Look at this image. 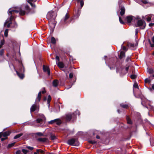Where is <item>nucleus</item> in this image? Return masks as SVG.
Segmentation results:
<instances>
[{
    "label": "nucleus",
    "instance_id": "nucleus-21",
    "mask_svg": "<svg viewBox=\"0 0 154 154\" xmlns=\"http://www.w3.org/2000/svg\"><path fill=\"white\" fill-rule=\"evenodd\" d=\"M57 64L58 67L60 68H64V65L63 63L62 62H59L57 63Z\"/></svg>",
    "mask_w": 154,
    "mask_h": 154
},
{
    "label": "nucleus",
    "instance_id": "nucleus-47",
    "mask_svg": "<svg viewBox=\"0 0 154 154\" xmlns=\"http://www.w3.org/2000/svg\"><path fill=\"white\" fill-rule=\"evenodd\" d=\"M14 14H12L9 15H10V17H9L10 19H11V20H13V19L14 18Z\"/></svg>",
    "mask_w": 154,
    "mask_h": 154
},
{
    "label": "nucleus",
    "instance_id": "nucleus-44",
    "mask_svg": "<svg viewBox=\"0 0 154 154\" xmlns=\"http://www.w3.org/2000/svg\"><path fill=\"white\" fill-rule=\"evenodd\" d=\"M35 134L39 136H44L43 134L41 132L36 133Z\"/></svg>",
    "mask_w": 154,
    "mask_h": 154
},
{
    "label": "nucleus",
    "instance_id": "nucleus-61",
    "mask_svg": "<svg viewBox=\"0 0 154 154\" xmlns=\"http://www.w3.org/2000/svg\"><path fill=\"white\" fill-rule=\"evenodd\" d=\"M21 153V151L20 150H17L16 152V154H20Z\"/></svg>",
    "mask_w": 154,
    "mask_h": 154
},
{
    "label": "nucleus",
    "instance_id": "nucleus-13",
    "mask_svg": "<svg viewBox=\"0 0 154 154\" xmlns=\"http://www.w3.org/2000/svg\"><path fill=\"white\" fill-rule=\"evenodd\" d=\"M125 52L123 51H121L119 55V58L120 60H122L125 58Z\"/></svg>",
    "mask_w": 154,
    "mask_h": 154
},
{
    "label": "nucleus",
    "instance_id": "nucleus-40",
    "mask_svg": "<svg viewBox=\"0 0 154 154\" xmlns=\"http://www.w3.org/2000/svg\"><path fill=\"white\" fill-rule=\"evenodd\" d=\"M119 19L120 22L121 24H124L125 23L122 20L121 17H119Z\"/></svg>",
    "mask_w": 154,
    "mask_h": 154
},
{
    "label": "nucleus",
    "instance_id": "nucleus-3",
    "mask_svg": "<svg viewBox=\"0 0 154 154\" xmlns=\"http://www.w3.org/2000/svg\"><path fill=\"white\" fill-rule=\"evenodd\" d=\"M146 26V24L145 21L141 19L138 20L137 24H135L136 27H139L141 29H144Z\"/></svg>",
    "mask_w": 154,
    "mask_h": 154
},
{
    "label": "nucleus",
    "instance_id": "nucleus-32",
    "mask_svg": "<svg viewBox=\"0 0 154 154\" xmlns=\"http://www.w3.org/2000/svg\"><path fill=\"white\" fill-rule=\"evenodd\" d=\"M15 143L14 142L13 143H11L9 144L8 145L7 148L8 149H10L12 147H13L15 144Z\"/></svg>",
    "mask_w": 154,
    "mask_h": 154
},
{
    "label": "nucleus",
    "instance_id": "nucleus-18",
    "mask_svg": "<svg viewBox=\"0 0 154 154\" xmlns=\"http://www.w3.org/2000/svg\"><path fill=\"white\" fill-rule=\"evenodd\" d=\"M41 96L42 95L41 94V91H39L37 97L35 100L37 102H39L40 101L41 98Z\"/></svg>",
    "mask_w": 154,
    "mask_h": 154
},
{
    "label": "nucleus",
    "instance_id": "nucleus-58",
    "mask_svg": "<svg viewBox=\"0 0 154 154\" xmlns=\"http://www.w3.org/2000/svg\"><path fill=\"white\" fill-rule=\"evenodd\" d=\"M151 20V17H148L146 18V20L148 22H150Z\"/></svg>",
    "mask_w": 154,
    "mask_h": 154
},
{
    "label": "nucleus",
    "instance_id": "nucleus-24",
    "mask_svg": "<svg viewBox=\"0 0 154 154\" xmlns=\"http://www.w3.org/2000/svg\"><path fill=\"white\" fill-rule=\"evenodd\" d=\"M16 72L17 75L21 79H22L24 77V75L23 74L20 73L17 71H16Z\"/></svg>",
    "mask_w": 154,
    "mask_h": 154
},
{
    "label": "nucleus",
    "instance_id": "nucleus-16",
    "mask_svg": "<svg viewBox=\"0 0 154 154\" xmlns=\"http://www.w3.org/2000/svg\"><path fill=\"white\" fill-rule=\"evenodd\" d=\"M37 108V106L36 104H33L30 108V112H34L36 110Z\"/></svg>",
    "mask_w": 154,
    "mask_h": 154
},
{
    "label": "nucleus",
    "instance_id": "nucleus-43",
    "mask_svg": "<svg viewBox=\"0 0 154 154\" xmlns=\"http://www.w3.org/2000/svg\"><path fill=\"white\" fill-rule=\"evenodd\" d=\"M88 142L89 143L92 144H94L96 143V142L94 140H89Z\"/></svg>",
    "mask_w": 154,
    "mask_h": 154
},
{
    "label": "nucleus",
    "instance_id": "nucleus-63",
    "mask_svg": "<svg viewBox=\"0 0 154 154\" xmlns=\"http://www.w3.org/2000/svg\"><path fill=\"white\" fill-rule=\"evenodd\" d=\"M40 149H36V152L38 154H39L40 152Z\"/></svg>",
    "mask_w": 154,
    "mask_h": 154
},
{
    "label": "nucleus",
    "instance_id": "nucleus-54",
    "mask_svg": "<svg viewBox=\"0 0 154 154\" xmlns=\"http://www.w3.org/2000/svg\"><path fill=\"white\" fill-rule=\"evenodd\" d=\"M153 70L151 69H149V72L150 74H152L153 72Z\"/></svg>",
    "mask_w": 154,
    "mask_h": 154
},
{
    "label": "nucleus",
    "instance_id": "nucleus-55",
    "mask_svg": "<svg viewBox=\"0 0 154 154\" xmlns=\"http://www.w3.org/2000/svg\"><path fill=\"white\" fill-rule=\"evenodd\" d=\"M73 73H70V74H69V78H70V79L72 78V77H73Z\"/></svg>",
    "mask_w": 154,
    "mask_h": 154
},
{
    "label": "nucleus",
    "instance_id": "nucleus-59",
    "mask_svg": "<svg viewBox=\"0 0 154 154\" xmlns=\"http://www.w3.org/2000/svg\"><path fill=\"white\" fill-rule=\"evenodd\" d=\"M8 138V137H5L4 138H2L1 139V141H4V140L7 139Z\"/></svg>",
    "mask_w": 154,
    "mask_h": 154
},
{
    "label": "nucleus",
    "instance_id": "nucleus-64",
    "mask_svg": "<svg viewBox=\"0 0 154 154\" xmlns=\"http://www.w3.org/2000/svg\"><path fill=\"white\" fill-rule=\"evenodd\" d=\"M148 42H149L150 45V46L151 47V45H152V43L150 40L149 39L148 40Z\"/></svg>",
    "mask_w": 154,
    "mask_h": 154
},
{
    "label": "nucleus",
    "instance_id": "nucleus-20",
    "mask_svg": "<svg viewBox=\"0 0 154 154\" xmlns=\"http://www.w3.org/2000/svg\"><path fill=\"white\" fill-rule=\"evenodd\" d=\"M11 132L10 131H6L2 132V136L4 137H7L8 136L10 135Z\"/></svg>",
    "mask_w": 154,
    "mask_h": 154
},
{
    "label": "nucleus",
    "instance_id": "nucleus-38",
    "mask_svg": "<svg viewBox=\"0 0 154 154\" xmlns=\"http://www.w3.org/2000/svg\"><path fill=\"white\" fill-rule=\"evenodd\" d=\"M2 36L3 37V39L0 42V45L2 46H3L5 44V40L4 38V37L3 35H2Z\"/></svg>",
    "mask_w": 154,
    "mask_h": 154
},
{
    "label": "nucleus",
    "instance_id": "nucleus-23",
    "mask_svg": "<svg viewBox=\"0 0 154 154\" xmlns=\"http://www.w3.org/2000/svg\"><path fill=\"white\" fill-rule=\"evenodd\" d=\"M120 106L121 107L124 109H128L129 108L128 105L127 104L122 103L120 104Z\"/></svg>",
    "mask_w": 154,
    "mask_h": 154
},
{
    "label": "nucleus",
    "instance_id": "nucleus-56",
    "mask_svg": "<svg viewBox=\"0 0 154 154\" xmlns=\"http://www.w3.org/2000/svg\"><path fill=\"white\" fill-rule=\"evenodd\" d=\"M142 2L144 4H146L148 3L147 0H143Z\"/></svg>",
    "mask_w": 154,
    "mask_h": 154
},
{
    "label": "nucleus",
    "instance_id": "nucleus-51",
    "mask_svg": "<svg viewBox=\"0 0 154 154\" xmlns=\"http://www.w3.org/2000/svg\"><path fill=\"white\" fill-rule=\"evenodd\" d=\"M42 121V119H38L36 120V121L38 123H39Z\"/></svg>",
    "mask_w": 154,
    "mask_h": 154
},
{
    "label": "nucleus",
    "instance_id": "nucleus-25",
    "mask_svg": "<svg viewBox=\"0 0 154 154\" xmlns=\"http://www.w3.org/2000/svg\"><path fill=\"white\" fill-rule=\"evenodd\" d=\"M121 49L125 52L128 51V48L126 47L125 46L123 45V44H122L121 46Z\"/></svg>",
    "mask_w": 154,
    "mask_h": 154
},
{
    "label": "nucleus",
    "instance_id": "nucleus-45",
    "mask_svg": "<svg viewBox=\"0 0 154 154\" xmlns=\"http://www.w3.org/2000/svg\"><path fill=\"white\" fill-rule=\"evenodd\" d=\"M151 40L153 43L151 45V47H154V35L152 37Z\"/></svg>",
    "mask_w": 154,
    "mask_h": 154
},
{
    "label": "nucleus",
    "instance_id": "nucleus-39",
    "mask_svg": "<svg viewBox=\"0 0 154 154\" xmlns=\"http://www.w3.org/2000/svg\"><path fill=\"white\" fill-rule=\"evenodd\" d=\"M126 66L127 67L125 68V72L124 73V74H125L128 72V71L129 69V66H128L127 65H126Z\"/></svg>",
    "mask_w": 154,
    "mask_h": 154
},
{
    "label": "nucleus",
    "instance_id": "nucleus-9",
    "mask_svg": "<svg viewBox=\"0 0 154 154\" xmlns=\"http://www.w3.org/2000/svg\"><path fill=\"white\" fill-rule=\"evenodd\" d=\"M119 8L120 11V14L121 16H123L125 13V8L124 6L122 5H119Z\"/></svg>",
    "mask_w": 154,
    "mask_h": 154
},
{
    "label": "nucleus",
    "instance_id": "nucleus-5",
    "mask_svg": "<svg viewBox=\"0 0 154 154\" xmlns=\"http://www.w3.org/2000/svg\"><path fill=\"white\" fill-rule=\"evenodd\" d=\"M76 117V115L74 113H69L66 115L65 119L66 121L68 122L70 121L71 119Z\"/></svg>",
    "mask_w": 154,
    "mask_h": 154
},
{
    "label": "nucleus",
    "instance_id": "nucleus-52",
    "mask_svg": "<svg viewBox=\"0 0 154 154\" xmlns=\"http://www.w3.org/2000/svg\"><path fill=\"white\" fill-rule=\"evenodd\" d=\"M4 52V50L2 49L0 50V55L2 56L3 55Z\"/></svg>",
    "mask_w": 154,
    "mask_h": 154
},
{
    "label": "nucleus",
    "instance_id": "nucleus-31",
    "mask_svg": "<svg viewBox=\"0 0 154 154\" xmlns=\"http://www.w3.org/2000/svg\"><path fill=\"white\" fill-rule=\"evenodd\" d=\"M51 43L53 44H55L56 43V40L55 38L53 37H52L51 38Z\"/></svg>",
    "mask_w": 154,
    "mask_h": 154
},
{
    "label": "nucleus",
    "instance_id": "nucleus-29",
    "mask_svg": "<svg viewBox=\"0 0 154 154\" xmlns=\"http://www.w3.org/2000/svg\"><path fill=\"white\" fill-rule=\"evenodd\" d=\"M26 12L25 11L22 10L21 9L20 10L19 14L21 16H23L25 15Z\"/></svg>",
    "mask_w": 154,
    "mask_h": 154
},
{
    "label": "nucleus",
    "instance_id": "nucleus-50",
    "mask_svg": "<svg viewBox=\"0 0 154 154\" xmlns=\"http://www.w3.org/2000/svg\"><path fill=\"white\" fill-rule=\"evenodd\" d=\"M26 148L30 150H32L34 149L33 147H31V146H26Z\"/></svg>",
    "mask_w": 154,
    "mask_h": 154
},
{
    "label": "nucleus",
    "instance_id": "nucleus-2",
    "mask_svg": "<svg viewBox=\"0 0 154 154\" xmlns=\"http://www.w3.org/2000/svg\"><path fill=\"white\" fill-rule=\"evenodd\" d=\"M57 16V13L56 12L51 11L48 13L47 17L49 20V22L50 23L51 22V20L54 21Z\"/></svg>",
    "mask_w": 154,
    "mask_h": 154
},
{
    "label": "nucleus",
    "instance_id": "nucleus-30",
    "mask_svg": "<svg viewBox=\"0 0 154 154\" xmlns=\"http://www.w3.org/2000/svg\"><path fill=\"white\" fill-rule=\"evenodd\" d=\"M131 56H129L127 57L126 58V59L125 60V62H128V63H129L130 62H131Z\"/></svg>",
    "mask_w": 154,
    "mask_h": 154
},
{
    "label": "nucleus",
    "instance_id": "nucleus-22",
    "mask_svg": "<svg viewBox=\"0 0 154 154\" xmlns=\"http://www.w3.org/2000/svg\"><path fill=\"white\" fill-rule=\"evenodd\" d=\"M77 3H80L81 6L80 9L83 7L84 4V0H76Z\"/></svg>",
    "mask_w": 154,
    "mask_h": 154
},
{
    "label": "nucleus",
    "instance_id": "nucleus-11",
    "mask_svg": "<svg viewBox=\"0 0 154 154\" xmlns=\"http://www.w3.org/2000/svg\"><path fill=\"white\" fill-rule=\"evenodd\" d=\"M43 71L44 72H47L48 75H50V70L49 67L45 65L43 66Z\"/></svg>",
    "mask_w": 154,
    "mask_h": 154
},
{
    "label": "nucleus",
    "instance_id": "nucleus-28",
    "mask_svg": "<svg viewBox=\"0 0 154 154\" xmlns=\"http://www.w3.org/2000/svg\"><path fill=\"white\" fill-rule=\"evenodd\" d=\"M51 100V96L50 95H49L48 96V97L47 100V104L48 105V106L49 107L50 106V102Z\"/></svg>",
    "mask_w": 154,
    "mask_h": 154
},
{
    "label": "nucleus",
    "instance_id": "nucleus-41",
    "mask_svg": "<svg viewBox=\"0 0 154 154\" xmlns=\"http://www.w3.org/2000/svg\"><path fill=\"white\" fill-rule=\"evenodd\" d=\"M123 44V45L125 46L126 47L127 46V48H128L130 46L129 42H124Z\"/></svg>",
    "mask_w": 154,
    "mask_h": 154
},
{
    "label": "nucleus",
    "instance_id": "nucleus-53",
    "mask_svg": "<svg viewBox=\"0 0 154 154\" xmlns=\"http://www.w3.org/2000/svg\"><path fill=\"white\" fill-rule=\"evenodd\" d=\"M55 59H56V63H57V61H59V62L60 61V57L59 56H57L56 57Z\"/></svg>",
    "mask_w": 154,
    "mask_h": 154
},
{
    "label": "nucleus",
    "instance_id": "nucleus-26",
    "mask_svg": "<svg viewBox=\"0 0 154 154\" xmlns=\"http://www.w3.org/2000/svg\"><path fill=\"white\" fill-rule=\"evenodd\" d=\"M28 2L30 5L31 6L35 8V4H33L32 2H33L32 0H28Z\"/></svg>",
    "mask_w": 154,
    "mask_h": 154
},
{
    "label": "nucleus",
    "instance_id": "nucleus-35",
    "mask_svg": "<svg viewBox=\"0 0 154 154\" xmlns=\"http://www.w3.org/2000/svg\"><path fill=\"white\" fill-rule=\"evenodd\" d=\"M130 77L131 79H134L137 78V75L135 74H132L130 76Z\"/></svg>",
    "mask_w": 154,
    "mask_h": 154
},
{
    "label": "nucleus",
    "instance_id": "nucleus-14",
    "mask_svg": "<svg viewBox=\"0 0 154 154\" xmlns=\"http://www.w3.org/2000/svg\"><path fill=\"white\" fill-rule=\"evenodd\" d=\"M48 140V139L47 138H39L37 139V141L41 142H45Z\"/></svg>",
    "mask_w": 154,
    "mask_h": 154
},
{
    "label": "nucleus",
    "instance_id": "nucleus-46",
    "mask_svg": "<svg viewBox=\"0 0 154 154\" xmlns=\"http://www.w3.org/2000/svg\"><path fill=\"white\" fill-rule=\"evenodd\" d=\"M131 133H130L129 135H128V137L125 138V139L124 140H129L130 138H131Z\"/></svg>",
    "mask_w": 154,
    "mask_h": 154
},
{
    "label": "nucleus",
    "instance_id": "nucleus-60",
    "mask_svg": "<svg viewBox=\"0 0 154 154\" xmlns=\"http://www.w3.org/2000/svg\"><path fill=\"white\" fill-rule=\"evenodd\" d=\"M40 153L41 154H43L45 153V152L43 150L40 149L39 153Z\"/></svg>",
    "mask_w": 154,
    "mask_h": 154
},
{
    "label": "nucleus",
    "instance_id": "nucleus-8",
    "mask_svg": "<svg viewBox=\"0 0 154 154\" xmlns=\"http://www.w3.org/2000/svg\"><path fill=\"white\" fill-rule=\"evenodd\" d=\"M69 15L68 13H66L65 16L64 18L62 19L61 20V22L62 24L63 25H64L67 23V20L69 18Z\"/></svg>",
    "mask_w": 154,
    "mask_h": 154
},
{
    "label": "nucleus",
    "instance_id": "nucleus-34",
    "mask_svg": "<svg viewBox=\"0 0 154 154\" xmlns=\"http://www.w3.org/2000/svg\"><path fill=\"white\" fill-rule=\"evenodd\" d=\"M12 20L9 18H8V19L6 20L5 23L4 24V26H5L6 25L10 22H12Z\"/></svg>",
    "mask_w": 154,
    "mask_h": 154
},
{
    "label": "nucleus",
    "instance_id": "nucleus-10",
    "mask_svg": "<svg viewBox=\"0 0 154 154\" xmlns=\"http://www.w3.org/2000/svg\"><path fill=\"white\" fill-rule=\"evenodd\" d=\"M25 9L26 11V13L27 14L29 13L33 14L35 13V11L32 10L29 8V6L28 5H26L25 6Z\"/></svg>",
    "mask_w": 154,
    "mask_h": 154
},
{
    "label": "nucleus",
    "instance_id": "nucleus-15",
    "mask_svg": "<svg viewBox=\"0 0 154 154\" xmlns=\"http://www.w3.org/2000/svg\"><path fill=\"white\" fill-rule=\"evenodd\" d=\"M126 119L127 124L129 125H132L133 124V122L128 116H126Z\"/></svg>",
    "mask_w": 154,
    "mask_h": 154
},
{
    "label": "nucleus",
    "instance_id": "nucleus-19",
    "mask_svg": "<svg viewBox=\"0 0 154 154\" xmlns=\"http://www.w3.org/2000/svg\"><path fill=\"white\" fill-rule=\"evenodd\" d=\"M59 82L57 79L54 80L52 82L53 85L55 87H57L59 84Z\"/></svg>",
    "mask_w": 154,
    "mask_h": 154
},
{
    "label": "nucleus",
    "instance_id": "nucleus-4",
    "mask_svg": "<svg viewBox=\"0 0 154 154\" xmlns=\"http://www.w3.org/2000/svg\"><path fill=\"white\" fill-rule=\"evenodd\" d=\"M115 66L116 67V71L117 73L119 72L122 73L123 70L124 69V66L122 65L119 61H117L115 63Z\"/></svg>",
    "mask_w": 154,
    "mask_h": 154
},
{
    "label": "nucleus",
    "instance_id": "nucleus-12",
    "mask_svg": "<svg viewBox=\"0 0 154 154\" xmlns=\"http://www.w3.org/2000/svg\"><path fill=\"white\" fill-rule=\"evenodd\" d=\"M81 13V10L80 9L78 8L75 14H74V19L78 18L80 15Z\"/></svg>",
    "mask_w": 154,
    "mask_h": 154
},
{
    "label": "nucleus",
    "instance_id": "nucleus-36",
    "mask_svg": "<svg viewBox=\"0 0 154 154\" xmlns=\"http://www.w3.org/2000/svg\"><path fill=\"white\" fill-rule=\"evenodd\" d=\"M22 151L24 154H26L27 153L29 152V150L24 149H22Z\"/></svg>",
    "mask_w": 154,
    "mask_h": 154
},
{
    "label": "nucleus",
    "instance_id": "nucleus-37",
    "mask_svg": "<svg viewBox=\"0 0 154 154\" xmlns=\"http://www.w3.org/2000/svg\"><path fill=\"white\" fill-rule=\"evenodd\" d=\"M151 81V80L150 79H148V78L144 80L145 83H150Z\"/></svg>",
    "mask_w": 154,
    "mask_h": 154
},
{
    "label": "nucleus",
    "instance_id": "nucleus-48",
    "mask_svg": "<svg viewBox=\"0 0 154 154\" xmlns=\"http://www.w3.org/2000/svg\"><path fill=\"white\" fill-rule=\"evenodd\" d=\"M133 87L136 88H139V87L137 83H135L134 84Z\"/></svg>",
    "mask_w": 154,
    "mask_h": 154
},
{
    "label": "nucleus",
    "instance_id": "nucleus-57",
    "mask_svg": "<svg viewBox=\"0 0 154 154\" xmlns=\"http://www.w3.org/2000/svg\"><path fill=\"white\" fill-rule=\"evenodd\" d=\"M130 47L134 48V44L130 43Z\"/></svg>",
    "mask_w": 154,
    "mask_h": 154
},
{
    "label": "nucleus",
    "instance_id": "nucleus-6",
    "mask_svg": "<svg viewBox=\"0 0 154 154\" xmlns=\"http://www.w3.org/2000/svg\"><path fill=\"white\" fill-rule=\"evenodd\" d=\"M136 19V17L131 15H130L127 16L125 19V21L126 22L127 24L131 23L133 20L135 21Z\"/></svg>",
    "mask_w": 154,
    "mask_h": 154
},
{
    "label": "nucleus",
    "instance_id": "nucleus-7",
    "mask_svg": "<svg viewBox=\"0 0 154 154\" xmlns=\"http://www.w3.org/2000/svg\"><path fill=\"white\" fill-rule=\"evenodd\" d=\"M48 123L49 124H52L54 123H56L57 125H59L61 123V122L60 119H57L49 122Z\"/></svg>",
    "mask_w": 154,
    "mask_h": 154
},
{
    "label": "nucleus",
    "instance_id": "nucleus-27",
    "mask_svg": "<svg viewBox=\"0 0 154 154\" xmlns=\"http://www.w3.org/2000/svg\"><path fill=\"white\" fill-rule=\"evenodd\" d=\"M23 135V134L22 133H20L19 134H17L15 135L14 137V139H15L18 138H19Z\"/></svg>",
    "mask_w": 154,
    "mask_h": 154
},
{
    "label": "nucleus",
    "instance_id": "nucleus-42",
    "mask_svg": "<svg viewBox=\"0 0 154 154\" xmlns=\"http://www.w3.org/2000/svg\"><path fill=\"white\" fill-rule=\"evenodd\" d=\"M8 29H6L5 30V32H4V35L5 37H7L8 36Z\"/></svg>",
    "mask_w": 154,
    "mask_h": 154
},
{
    "label": "nucleus",
    "instance_id": "nucleus-1",
    "mask_svg": "<svg viewBox=\"0 0 154 154\" xmlns=\"http://www.w3.org/2000/svg\"><path fill=\"white\" fill-rule=\"evenodd\" d=\"M67 143L71 146H78L79 145V142L78 140V137L72 138L69 139Z\"/></svg>",
    "mask_w": 154,
    "mask_h": 154
},
{
    "label": "nucleus",
    "instance_id": "nucleus-49",
    "mask_svg": "<svg viewBox=\"0 0 154 154\" xmlns=\"http://www.w3.org/2000/svg\"><path fill=\"white\" fill-rule=\"evenodd\" d=\"M43 89V90L42 91H41V94L42 93V94H44L46 93V91L45 90V87H44L42 88Z\"/></svg>",
    "mask_w": 154,
    "mask_h": 154
},
{
    "label": "nucleus",
    "instance_id": "nucleus-62",
    "mask_svg": "<svg viewBox=\"0 0 154 154\" xmlns=\"http://www.w3.org/2000/svg\"><path fill=\"white\" fill-rule=\"evenodd\" d=\"M149 26H152L154 25V23H151L149 24Z\"/></svg>",
    "mask_w": 154,
    "mask_h": 154
},
{
    "label": "nucleus",
    "instance_id": "nucleus-17",
    "mask_svg": "<svg viewBox=\"0 0 154 154\" xmlns=\"http://www.w3.org/2000/svg\"><path fill=\"white\" fill-rule=\"evenodd\" d=\"M20 11H18L16 10H11V9H9L8 12V14L9 15L12 14H14V13L15 12L16 13H19Z\"/></svg>",
    "mask_w": 154,
    "mask_h": 154
},
{
    "label": "nucleus",
    "instance_id": "nucleus-33",
    "mask_svg": "<svg viewBox=\"0 0 154 154\" xmlns=\"http://www.w3.org/2000/svg\"><path fill=\"white\" fill-rule=\"evenodd\" d=\"M50 139L51 140H53L57 139V137L55 135H54L51 134L50 137Z\"/></svg>",
    "mask_w": 154,
    "mask_h": 154
}]
</instances>
